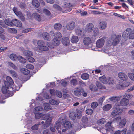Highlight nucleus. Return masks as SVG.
I'll list each match as a JSON object with an SVG mask.
<instances>
[{"label": "nucleus", "mask_w": 134, "mask_h": 134, "mask_svg": "<svg viewBox=\"0 0 134 134\" xmlns=\"http://www.w3.org/2000/svg\"><path fill=\"white\" fill-rule=\"evenodd\" d=\"M55 126L56 129L58 130V132L61 134L63 133L67 130L71 128L72 125L70 122L65 120L63 118H60L56 122Z\"/></svg>", "instance_id": "1"}, {"label": "nucleus", "mask_w": 134, "mask_h": 134, "mask_svg": "<svg viewBox=\"0 0 134 134\" xmlns=\"http://www.w3.org/2000/svg\"><path fill=\"white\" fill-rule=\"evenodd\" d=\"M121 36L120 35H112L108 39L107 44L109 46H116L119 42Z\"/></svg>", "instance_id": "2"}, {"label": "nucleus", "mask_w": 134, "mask_h": 134, "mask_svg": "<svg viewBox=\"0 0 134 134\" xmlns=\"http://www.w3.org/2000/svg\"><path fill=\"white\" fill-rule=\"evenodd\" d=\"M128 37L130 39H134V29L132 30L130 28L126 29L123 32L122 36L124 39Z\"/></svg>", "instance_id": "3"}, {"label": "nucleus", "mask_w": 134, "mask_h": 134, "mask_svg": "<svg viewBox=\"0 0 134 134\" xmlns=\"http://www.w3.org/2000/svg\"><path fill=\"white\" fill-rule=\"evenodd\" d=\"M37 44L38 46L37 51L38 52L40 51H45L48 50V47H50V44L48 42L46 44L47 47L46 46L45 43L42 41L39 40L37 42Z\"/></svg>", "instance_id": "4"}, {"label": "nucleus", "mask_w": 134, "mask_h": 134, "mask_svg": "<svg viewBox=\"0 0 134 134\" xmlns=\"http://www.w3.org/2000/svg\"><path fill=\"white\" fill-rule=\"evenodd\" d=\"M54 39L52 42L53 44L55 46H57L59 44L60 41L62 37L61 33L59 32L55 33L54 35Z\"/></svg>", "instance_id": "5"}, {"label": "nucleus", "mask_w": 134, "mask_h": 134, "mask_svg": "<svg viewBox=\"0 0 134 134\" xmlns=\"http://www.w3.org/2000/svg\"><path fill=\"white\" fill-rule=\"evenodd\" d=\"M13 10L16 15L22 21L25 20V18L21 12L19 11L17 8L14 7L13 8Z\"/></svg>", "instance_id": "6"}, {"label": "nucleus", "mask_w": 134, "mask_h": 134, "mask_svg": "<svg viewBox=\"0 0 134 134\" xmlns=\"http://www.w3.org/2000/svg\"><path fill=\"white\" fill-rule=\"evenodd\" d=\"M64 10L63 12L64 13L68 12L70 11L71 9V5L69 3H65L63 6Z\"/></svg>", "instance_id": "7"}, {"label": "nucleus", "mask_w": 134, "mask_h": 134, "mask_svg": "<svg viewBox=\"0 0 134 134\" xmlns=\"http://www.w3.org/2000/svg\"><path fill=\"white\" fill-rule=\"evenodd\" d=\"M104 40L103 38L100 39L98 40L96 43V47L98 48L102 47L104 43Z\"/></svg>", "instance_id": "8"}, {"label": "nucleus", "mask_w": 134, "mask_h": 134, "mask_svg": "<svg viewBox=\"0 0 134 134\" xmlns=\"http://www.w3.org/2000/svg\"><path fill=\"white\" fill-rule=\"evenodd\" d=\"M93 28V24L92 23H89L86 25L85 30L87 32H91L92 31Z\"/></svg>", "instance_id": "9"}, {"label": "nucleus", "mask_w": 134, "mask_h": 134, "mask_svg": "<svg viewBox=\"0 0 134 134\" xmlns=\"http://www.w3.org/2000/svg\"><path fill=\"white\" fill-rule=\"evenodd\" d=\"M12 26L14 25L18 27L21 26L22 25L21 22L16 19H14L12 20Z\"/></svg>", "instance_id": "10"}, {"label": "nucleus", "mask_w": 134, "mask_h": 134, "mask_svg": "<svg viewBox=\"0 0 134 134\" xmlns=\"http://www.w3.org/2000/svg\"><path fill=\"white\" fill-rule=\"evenodd\" d=\"M75 26V23L73 21L70 22L68 23L66 25V28L67 29L71 30H72Z\"/></svg>", "instance_id": "11"}, {"label": "nucleus", "mask_w": 134, "mask_h": 134, "mask_svg": "<svg viewBox=\"0 0 134 134\" xmlns=\"http://www.w3.org/2000/svg\"><path fill=\"white\" fill-rule=\"evenodd\" d=\"M118 76L119 78L124 81H125L128 79L127 75L123 72H120L118 74Z\"/></svg>", "instance_id": "12"}, {"label": "nucleus", "mask_w": 134, "mask_h": 134, "mask_svg": "<svg viewBox=\"0 0 134 134\" xmlns=\"http://www.w3.org/2000/svg\"><path fill=\"white\" fill-rule=\"evenodd\" d=\"M129 100L125 98L122 99L120 102V104L121 105L125 106H127L129 104Z\"/></svg>", "instance_id": "13"}, {"label": "nucleus", "mask_w": 134, "mask_h": 134, "mask_svg": "<svg viewBox=\"0 0 134 134\" xmlns=\"http://www.w3.org/2000/svg\"><path fill=\"white\" fill-rule=\"evenodd\" d=\"M111 122H108L106 124L104 128L107 132L113 130V128L111 126Z\"/></svg>", "instance_id": "14"}, {"label": "nucleus", "mask_w": 134, "mask_h": 134, "mask_svg": "<svg viewBox=\"0 0 134 134\" xmlns=\"http://www.w3.org/2000/svg\"><path fill=\"white\" fill-rule=\"evenodd\" d=\"M92 40L91 38L89 37H85L83 39V43L86 45H88L90 44L92 42Z\"/></svg>", "instance_id": "15"}, {"label": "nucleus", "mask_w": 134, "mask_h": 134, "mask_svg": "<svg viewBox=\"0 0 134 134\" xmlns=\"http://www.w3.org/2000/svg\"><path fill=\"white\" fill-rule=\"evenodd\" d=\"M107 24L105 21H101L99 24V27L101 30L105 29L107 27Z\"/></svg>", "instance_id": "16"}, {"label": "nucleus", "mask_w": 134, "mask_h": 134, "mask_svg": "<svg viewBox=\"0 0 134 134\" xmlns=\"http://www.w3.org/2000/svg\"><path fill=\"white\" fill-rule=\"evenodd\" d=\"M62 42L64 46H68L70 44L69 39L68 37H63L62 40Z\"/></svg>", "instance_id": "17"}, {"label": "nucleus", "mask_w": 134, "mask_h": 134, "mask_svg": "<svg viewBox=\"0 0 134 134\" xmlns=\"http://www.w3.org/2000/svg\"><path fill=\"white\" fill-rule=\"evenodd\" d=\"M120 98V97H112L109 98V99L112 102H115L119 101Z\"/></svg>", "instance_id": "18"}, {"label": "nucleus", "mask_w": 134, "mask_h": 134, "mask_svg": "<svg viewBox=\"0 0 134 134\" xmlns=\"http://www.w3.org/2000/svg\"><path fill=\"white\" fill-rule=\"evenodd\" d=\"M32 15L34 18L38 21H40L42 20V16L37 13H33Z\"/></svg>", "instance_id": "19"}, {"label": "nucleus", "mask_w": 134, "mask_h": 134, "mask_svg": "<svg viewBox=\"0 0 134 134\" xmlns=\"http://www.w3.org/2000/svg\"><path fill=\"white\" fill-rule=\"evenodd\" d=\"M70 40L73 43H76L78 41L79 39L77 36L73 35L71 37Z\"/></svg>", "instance_id": "20"}, {"label": "nucleus", "mask_w": 134, "mask_h": 134, "mask_svg": "<svg viewBox=\"0 0 134 134\" xmlns=\"http://www.w3.org/2000/svg\"><path fill=\"white\" fill-rule=\"evenodd\" d=\"M96 84L97 87L99 89H104L105 88V86L103 85L99 81H97Z\"/></svg>", "instance_id": "21"}, {"label": "nucleus", "mask_w": 134, "mask_h": 134, "mask_svg": "<svg viewBox=\"0 0 134 134\" xmlns=\"http://www.w3.org/2000/svg\"><path fill=\"white\" fill-rule=\"evenodd\" d=\"M76 89V90L74 91V93L76 96L79 97L81 95V90L82 88L79 89V88L77 87Z\"/></svg>", "instance_id": "22"}, {"label": "nucleus", "mask_w": 134, "mask_h": 134, "mask_svg": "<svg viewBox=\"0 0 134 134\" xmlns=\"http://www.w3.org/2000/svg\"><path fill=\"white\" fill-rule=\"evenodd\" d=\"M99 80L102 83L105 84H107V79H106L105 76H103L102 77H100Z\"/></svg>", "instance_id": "23"}, {"label": "nucleus", "mask_w": 134, "mask_h": 134, "mask_svg": "<svg viewBox=\"0 0 134 134\" xmlns=\"http://www.w3.org/2000/svg\"><path fill=\"white\" fill-rule=\"evenodd\" d=\"M126 119L124 118L121 119L120 121L119 125L121 127H124L126 123Z\"/></svg>", "instance_id": "24"}, {"label": "nucleus", "mask_w": 134, "mask_h": 134, "mask_svg": "<svg viewBox=\"0 0 134 134\" xmlns=\"http://www.w3.org/2000/svg\"><path fill=\"white\" fill-rule=\"evenodd\" d=\"M112 106L110 104H108L104 106L103 109L104 111H107L110 110L112 107Z\"/></svg>", "instance_id": "25"}, {"label": "nucleus", "mask_w": 134, "mask_h": 134, "mask_svg": "<svg viewBox=\"0 0 134 134\" xmlns=\"http://www.w3.org/2000/svg\"><path fill=\"white\" fill-rule=\"evenodd\" d=\"M42 36L45 40H49L50 38L49 34L47 32H44L42 34Z\"/></svg>", "instance_id": "26"}, {"label": "nucleus", "mask_w": 134, "mask_h": 134, "mask_svg": "<svg viewBox=\"0 0 134 134\" xmlns=\"http://www.w3.org/2000/svg\"><path fill=\"white\" fill-rule=\"evenodd\" d=\"M23 54L25 56L28 57H31L32 55V52L29 50H25L23 51Z\"/></svg>", "instance_id": "27"}, {"label": "nucleus", "mask_w": 134, "mask_h": 134, "mask_svg": "<svg viewBox=\"0 0 134 134\" xmlns=\"http://www.w3.org/2000/svg\"><path fill=\"white\" fill-rule=\"evenodd\" d=\"M49 103L53 105H57L59 103V101L54 99H52L49 100Z\"/></svg>", "instance_id": "28"}, {"label": "nucleus", "mask_w": 134, "mask_h": 134, "mask_svg": "<svg viewBox=\"0 0 134 134\" xmlns=\"http://www.w3.org/2000/svg\"><path fill=\"white\" fill-rule=\"evenodd\" d=\"M44 109L46 110H49L51 109V107L50 105L48 103H44Z\"/></svg>", "instance_id": "29"}, {"label": "nucleus", "mask_w": 134, "mask_h": 134, "mask_svg": "<svg viewBox=\"0 0 134 134\" xmlns=\"http://www.w3.org/2000/svg\"><path fill=\"white\" fill-rule=\"evenodd\" d=\"M5 23L9 26H12V20L11 21L9 19H7L4 20Z\"/></svg>", "instance_id": "30"}, {"label": "nucleus", "mask_w": 134, "mask_h": 134, "mask_svg": "<svg viewBox=\"0 0 134 134\" xmlns=\"http://www.w3.org/2000/svg\"><path fill=\"white\" fill-rule=\"evenodd\" d=\"M32 3L34 6L36 7H38L40 5V4L37 0H33Z\"/></svg>", "instance_id": "31"}, {"label": "nucleus", "mask_w": 134, "mask_h": 134, "mask_svg": "<svg viewBox=\"0 0 134 134\" xmlns=\"http://www.w3.org/2000/svg\"><path fill=\"white\" fill-rule=\"evenodd\" d=\"M89 88L91 91H96L98 90V88L92 84L91 85L89 86Z\"/></svg>", "instance_id": "32"}, {"label": "nucleus", "mask_w": 134, "mask_h": 134, "mask_svg": "<svg viewBox=\"0 0 134 134\" xmlns=\"http://www.w3.org/2000/svg\"><path fill=\"white\" fill-rule=\"evenodd\" d=\"M18 59L20 62L22 63H24L26 62V60L21 56L18 57Z\"/></svg>", "instance_id": "33"}, {"label": "nucleus", "mask_w": 134, "mask_h": 134, "mask_svg": "<svg viewBox=\"0 0 134 134\" xmlns=\"http://www.w3.org/2000/svg\"><path fill=\"white\" fill-rule=\"evenodd\" d=\"M121 118L120 116H118L115 118L113 120V122H114L118 124H119L121 121Z\"/></svg>", "instance_id": "34"}, {"label": "nucleus", "mask_w": 134, "mask_h": 134, "mask_svg": "<svg viewBox=\"0 0 134 134\" xmlns=\"http://www.w3.org/2000/svg\"><path fill=\"white\" fill-rule=\"evenodd\" d=\"M6 80L10 85H12L14 83V82L11 78L9 76H7L6 78Z\"/></svg>", "instance_id": "35"}, {"label": "nucleus", "mask_w": 134, "mask_h": 134, "mask_svg": "<svg viewBox=\"0 0 134 134\" xmlns=\"http://www.w3.org/2000/svg\"><path fill=\"white\" fill-rule=\"evenodd\" d=\"M89 75L87 73H84L81 75V77L82 79L86 80L89 78Z\"/></svg>", "instance_id": "36"}, {"label": "nucleus", "mask_w": 134, "mask_h": 134, "mask_svg": "<svg viewBox=\"0 0 134 134\" xmlns=\"http://www.w3.org/2000/svg\"><path fill=\"white\" fill-rule=\"evenodd\" d=\"M16 55L14 54H12L10 55V58L12 60L15 61L18 59Z\"/></svg>", "instance_id": "37"}, {"label": "nucleus", "mask_w": 134, "mask_h": 134, "mask_svg": "<svg viewBox=\"0 0 134 134\" xmlns=\"http://www.w3.org/2000/svg\"><path fill=\"white\" fill-rule=\"evenodd\" d=\"M21 71L25 75L28 74L30 72L29 71L26 69L23 68L21 70Z\"/></svg>", "instance_id": "38"}, {"label": "nucleus", "mask_w": 134, "mask_h": 134, "mask_svg": "<svg viewBox=\"0 0 134 134\" xmlns=\"http://www.w3.org/2000/svg\"><path fill=\"white\" fill-rule=\"evenodd\" d=\"M62 27V25L59 23H56L54 25V28L56 30H59Z\"/></svg>", "instance_id": "39"}, {"label": "nucleus", "mask_w": 134, "mask_h": 134, "mask_svg": "<svg viewBox=\"0 0 134 134\" xmlns=\"http://www.w3.org/2000/svg\"><path fill=\"white\" fill-rule=\"evenodd\" d=\"M105 122V120L104 118H103L98 120L97 123L99 125H102Z\"/></svg>", "instance_id": "40"}, {"label": "nucleus", "mask_w": 134, "mask_h": 134, "mask_svg": "<svg viewBox=\"0 0 134 134\" xmlns=\"http://www.w3.org/2000/svg\"><path fill=\"white\" fill-rule=\"evenodd\" d=\"M88 120V118L86 116H83L82 117L81 121L84 124L86 123L87 122Z\"/></svg>", "instance_id": "41"}, {"label": "nucleus", "mask_w": 134, "mask_h": 134, "mask_svg": "<svg viewBox=\"0 0 134 134\" xmlns=\"http://www.w3.org/2000/svg\"><path fill=\"white\" fill-rule=\"evenodd\" d=\"M93 34L94 36H98L99 34V29L98 28H95L94 29Z\"/></svg>", "instance_id": "42"}, {"label": "nucleus", "mask_w": 134, "mask_h": 134, "mask_svg": "<svg viewBox=\"0 0 134 134\" xmlns=\"http://www.w3.org/2000/svg\"><path fill=\"white\" fill-rule=\"evenodd\" d=\"M107 84H113L114 83V80L112 78L109 77L107 79Z\"/></svg>", "instance_id": "43"}, {"label": "nucleus", "mask_w": 134, "mask_h": 134, "mask_svg": "<svg viewBox=\"0 0 134 134\" xmlns=\"http://www.w3.org/2000/svg\"><path fill=\"white\" fill-rule=\"evenodd\" d=\"M111 114L113 116H115L116 115L118 114L117 108L114 109L112 111Z\"/></svg>", "instance_id": "44"}, {"label": "nucleus", "mask_w": 134, "mask_h": 134, "mask_svg": "<svg viewBox=\"0 0 134 134\" xmlns=\"http://www.w3.org/2000/svg\"><path fill=\"white\" fill-rule=\"evenodd\" d=\"M5 86H3L2 87V92L4 94H5L7 92V90L6 87L7 85L5 82H4Z\"/></svg>", "instance_id": "45"}, {"label": "nucleus", "mask_w": 134, "mask_h": 134, "mask_svg": "<svg viewBox=\"0 0 134 134\" xmlns=\"http://www.w3.org/2000/svg\"><path fill=\"white\" fill-rule=\"evenodd\" d=\"M124 96L129 99H131L133 97V95L132 94L127 93L124 94Z\"/></svg>", "instance_id": "46"}, {"label": "nucleus", "mask_w": 134, "mask_h": 134, "mask_svg": "<svg viewBox=\"0 0 134 134\" xmlns=\"http://www.w3.org/2000/svg\"><path fill=\"white\" fill-rule=\"evenodd\" d=\"M98 105V104L96 102H93L91 104V107L92 108H96Z\"/></svg>", "instance_id": "47"}, {"label": "nucleus", "mask_w": 134, "mask_h": 134, "mask_svg": "<svg viewBox=\"0 0 134 134\" xmlns=\"http://www.w3.org/2000/svg\"><path fill=\"white\" fill-rule=\"evenodd\" d=\"M53 7L54 8L58 10H62L63 12L64 11L62 10V9L61 7L57 4H54L53 5Z\"/></svg>", "instance_id": "48"}, {"label": "nucleus", "mask_w": 134, "mask_h": 134, "mask_svg": "<svg viewBox=\"0 0 134 134\" xmlns=\"http://www.w3.org/2000/svg\"><path fill=\"white\" fill-rule=\"evenodd\" d=\"M86 112V113L88 115H91L93 113V110L91 109H87Z\"/></svg>", "instance_id": "49"}, {"label": "nucleus", "mask_w": 134, "mask_h": 134, "mask_svg": "<svg viewBox=\"0 0 134 134\" xmlns=\"http://www.w3.org/2000/svg\"><path fill=\"white\" fill-rule=\"evenodd\" d=\"M43 12L47 15H51L50 12L47 9H44L43 10Z\"/></svg>", "instance_id": "50"}, {"label": "nucleus", "mask_w": 134, "mask_h": 134, "mask_svg": "<svg viewBox=\"0 0 134 134\" xmlns=\"http://www.w3.org/2000/svg\"><path fill=\"white\" fill-rule=\"evenodd\" d=\"M129 77L132 80L134 81V74L132 73H129L128 74Z\"/></svg>", "instance_id": "51"}, {"label": "nucleus", "mask_w": 134, "mask_h": 134, "mask_svg": "<svg viewBox=\"0 0 134 134\" xmlns=\"http://www.w3.org/2000/svg\"><path fill=\"white\" fill-rule=\"evenodd\" d=\"M43 116L42 113H36L35 117L36 119H38Z\"/></svg>", "instance_id": "52"}, {"label": "nucleus", "mask_w": 134, "mask_h": 134, "mask_svg": "<svg viewBox=\"0 0 134 134\" xmlns=\"http://www.w3.org/2000/svg\"><path fill=\"white\" fill-rule=\"evenodd\" d=\"M76 33L77 35H80L82 34V31L81 29H78L76 30Z\"/></svg>", "instance_id": "53"}, {"label": "nucleus", "mask_w": 134, "mask_h": 134, "mask_svg": "<svg viewBox=\"0 0 134 134\" xmlns=\"http://www.w3.org/2000/svg\"><path fill=\"white\" fill-rule=\"evenodd\" d=\"M9 72L12 75V76L14 77H16L17 76V74L14 71L12 70H9Z\"/></svg>", "instance_id": "54"}, {"label": "nucleus", "mask_w": 134, "mask_h": 134, "mask_svg": "<svg viewBox=\"0 0 134 134\" xmlns=\"http://www.w3.org/2000/svg\"><path fill=\"white\" fill-rule=\"evenodd\" d=\"M8 64L9 66L14 69H16L17 68L16 66L11 62H9Z\"/></svg>", "instance_id": "55"}, {"label": "nucleus", "mask_w": 134, "mask_h": 134, "mask_svg": "<svg viewBox=\"0 0 134 134\" xmlns=\"http://www.w3.org/2000/svg\"><path fill=\"white\" fill-rule=\"evenodd\" d=\"M82 115V112L80 110H78L77 112V117L79 119L81 117Z\"/></svg>", "instance_id": "56"}, {"label": "nucleus", "mask_w": 134, "mask_h": 134, "mask_svg": "<svg viewBox=\"0 0 134 134\" xmlns=\"http://www.w3.org/2000/svg\"><path fill=\"white\" fill-rule=\"evenodd\" d=\"M110 50H109L108 51L106 50L105 51V53H108L109 55L110 56V55H112V56H114L115 55V54H114V52H111Z\"/></svg>", "instance_id": "57"}, {"label": "nucleus", "mask_w": 134, "mask_h": 134, "mask_svg": "<svg viewBox=\"0 0 134 134\" xmlns=\"http://www.w3.org/2000/svg\"><path fill=\"white\" fill-rule=\"evenodd\" d=\"M105 98V96L100 98L99 99L98 101L99 103L102 104V103L104 100Z\"/></svg>", "instance_id": "58"}, {"label": "nucleus", "mask_w": 134, "mask_h": 134, "mask_svg": "<svg viewBox=\"0 0 134 134\" xmlns=\"http://www.w3.org/2000/svg\"><path fill=\"white\" fill-rule=\"evenodd\" d=\"M56 94L57 96L59 98L61 97L62 96L61 92L58 91H56Z\"/></svg>", "instance_id": "59"}, {"label": "nucleus", "mask_w": 134, "mask_h": 134, "mask_svg": "<svg viewBox=\"0 0 134 134\" xmlns=\"http://www.w3.org/2000/svg\"><path fill=\"white\" fill-rule=\"evenodd\" d=\"M26 67V68L30 69H32L34 68V66L31 64H27Z\"/></svg>", "instance_id": "60"}, {"label": "nucleus", "mask_w": 134, "mask_h": 134, "mask_svg": "<svg viewBox=\"0 0 134 134\" xmlns=\"http://www.w3.org/2000/svg\"><path fill=\"white\" fill-rule=\"evenodd\" d=\"M39 125L40 124H35L31 127V129L33 130H37L38 129Z\"/></svg>", "instance_id": "61"}, {"label": "nucleus", "mask_w": 134, "mask_h": 134, "mask_svg": "<svg viewBox=\"0 0 134 134\" xmlns=\"http://www.w3.org/2000/svg\"><path fill=\"white\" fill-rule=\"evenodd\" d=\"M81 91V94H82V96L84 97H86L87 95V93L85 92L84 90L82 88Z\"/></svg>", "instance_id": "62"}, {"label": "nucleus", "mask_w": 134, "mask_h": 134, "mask_svg": "<svg viewBox=\"0 0 134 134\" xmlns=\"http://www.w3.org/2000/svg\"><path fill=\"white\" fill-rule=\"evenodd\" d=\"M69 116L72 119H74L76 116L75 113L74 112L70 113L69 115Z\"/></svg>", "instance_id": "63"}, {"label": "nucleus", "mask_w": 134, "mask_h": 134, "mask_svg": "<svg viewBox=\"0 0 134 134\" xmlns=\"http://www.w3.org/2000/svg\"><path fill=\"white\" fill-rule=\"evenodd\" d=\"M9 31L12 33H15L16 32V30L13 28H9L8 29Z\"/></svg>", "instance_id": "64"}]
</instances>
